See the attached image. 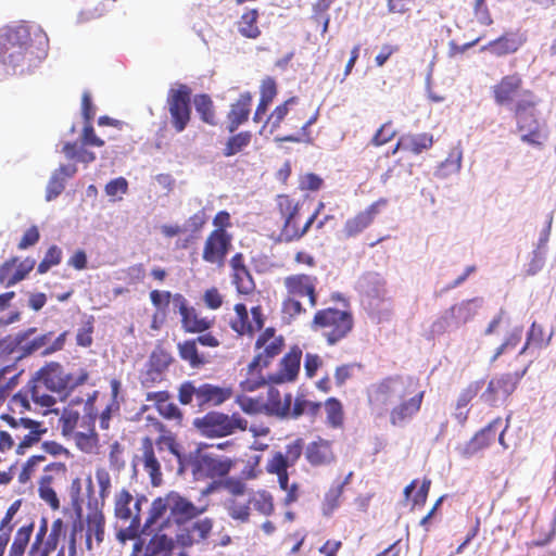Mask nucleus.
Here are the masks:
<instances>
[{
  "label": "nucleus",
  "mask_w": 556,
  "mask_h": 556,
  "mask_svg": "<svg viewBox=\"0 0 556 556\" xmlns=\"http://www.w3.org/2000/svg\"><path fill=\"white\" fill-rule=\"evenodd\" d=\"M174 547V541L172 538L162 533L161 531L153 534L144 549V556H157L164 554L165 556Z\"/></svg>",
  "instance_id": "09e8293b"
},
{
  "label": "nucleus",
  "mask_w": 556,
  "mask_h": 556,
  "mask_svg": "<svg viewBox=\"0 0 556 556\" xmlns=\"http://www.w3.org/2000/svg\"><path fill=\"white\" fill-rule=\"evenodd\" d=\"M402 144H405V151L418 155L432 147L433 136L429 132L406 134L403 135Z\"/></svg>",
  "instance_id": "de8ad7c7"
},
{
  "label": "nucleus",
  "mask_w": 556,
  "mask_h": 556,
  "mask_svg": "<svg viewBox=\"0 0 556 556\" xmlns=\"http://www.w3.org/2000/svg\"><path fill=\"white\" fill-rule=\"evenodd\" d=\"M309 328L323 337L329 346H333L353 331L354 316L350 309L320 308L315 312Z\"/></svg>",
  "instance_id": "0eeeda50"
},
{
  "label": "nucleus",
  "mask_w": 556,
  "mask_h": 556,
  "mask_svg": "<svg viewBox=\"0 0 556 556\" xmlns=\"http://www.w3.org/2000/svg\"><path fill=\"white\" fill-rule=\"evenodd\" d=\"M178 353L182 361L187 362L192 368H200L207 363V358L204 354H201L198 350L195 341L193 339L185 340L178 343Z\"/></svg>",
  "instance_id": "37998d69"
},
{
  "label": "nucleus",
  "mask_w": 556,
  "mask_h": 556,
  "mask_svg": "<svg viewBox=\"0 0 556 556\" xmlns=\"http://www.w3.org/2000/svg\"><path fill=\"white\" fill-rule=\"evenodd\" d=\"M222 486L229 493L230 496L241 497L247 491V484L239 478H224Z\"/></svg>",
  "instance_id": "338daca9"
},
{
  "label": "nucleus",
  "mask_w": 556,
  "mask_h": 556,
  "mask_svg": "<svg viewBox=\"0 0 556 556\" xmlns=\"http://www.w3.org/2000/svg\"><path fill=\"white\" fill-rule=\"evenodd\" d=\"M33 402L26 386L15 393L9 401V408L13 413L24 414L33 409Z\"/></svg>",
  "instance_id": "4d7b16f0"
},
{
  "label": "nucleus",
  "mask_w": 556,
  "mask_h": 556,
  "mask_svg": "<svg viewBox=\"0 0 556 556\" xmlns=\"http://www.w3.org/2000/svg\"><path fill=\"white\" fill-rule=\"evenodd\" d=\"M299 104V98L298 97H290L282 103L278 104L267 116L263 128L268 127L270 134H273L275 130L280 128L282 122H287L288 115L290 114V111L293 109V106Z\"/></svg>",
  "instance_id": "58836bf2"
},
{
  "label": "nucleus",
  "mask_w": 556,
  "mask_h": 556,
  "mask_svg": "<svg viewBox=\"0 0 556 556\" xmlns=\"http://www.w3.org/2000/svg\"><path fill=\"white\" fill-rule=\"evenodd\" d=\"M26 389L30 395L33 404L36 407L49 409L56 403L51 392L43 387L42 382L36 380L34 375L28 380Z\"/></svg>",
  "instance_id": "ea45409f"
},
{
  "label": "nucleus",
  "mask_w": 556,
  "mask_h": 556,
  "mask_svg": "<svg viewBox=\"0 0 556 556\" xmlns=\"http://www.w3.org/2000/svg\"><path fill=\"white\" fill-rule=\"evenodd\" d=\"M525 117L528 118L527 128L525 131H520V140L530 146L542 148L548 137L547 132L541 129L539 121L533 113H526Z\"/></svg>",
  "instance_id": "a19ab883"
},
{
  "label": "nucleus",
  "mask_w": 556,
  "mask_h": 556,
  "mask_svg": "<svg viewBox=\"0 0 556 556\" xmlns=\"http://www.w3.org/2000/svg\"><path fill=\"white\" fill-rule=\"evenodd\" d=\"M417 380L400 375L382 378L367 389V402L371 414L389 416L393 427H404L420 412L425 391H416Z\"/></svg>",
  "instance_id": "f257e3e1"
},
{
  "label": "nucleus",
  "mask_w": 556,
  "mask_h": 556,
  "mask_svg": "<svg viewBox=\"0 0 556 556\" xmlns=\"http://www.w3.org/2000/svg\"><path fill=\"white\" fill-rule=\"evenodd\" d=\"M305 458L313 467L332 464L336 460L332 442L323 438L309 442L305 448Z\"/></svg>",
  "instance_id": "7c9ffc66"
},
{
  "label": "nucleus",
  "mask_w": 556,
  "mask_h": 556,
  "mask_svg": "<svg viewBox=\"0 0 556 556\" xmlns=\"http://www.w3.org/2000/svg\"><path fill=\"white\" fill-rule=\"evenodd\" d=\"M168 494L164 497L155 498L150 507L149 517L147 518L142 532L149 534L155 529L162 530V528L168 523L166 513H169Z\"/></svg>",
  "instance_id": "72a5a7b5"
},
{
  "label": "nucleus",
  "mask_w": 556,
  "mask_h": 556,
  "mask_svg": "<svg viewBox=\"0 0 556 556\" xmlns=\"http://www.w3.org/2000/svg\"><path fill=\"white\" fill-rule=\"evenodd\" d=\"M254 508L263 516H270L275 511L273 495L267 491H260L253 500Z\"/></svg>",
  "instance_id": "e2e57ef3"
},
{
  "label": "nucleus",
  "mask_w": 556,
  "mask_h": 556,
  "mask_svg": "<svg viewBox=\"0 0 556 556\" xmlns=\"http://www.w3.org/2000/svg\"><path fill=\"white\" fill-rule=\"evenodd\" d=\"M263 364H256L253 366V359L247 367L245 378L240 382V387L243 391L252 392L261 387L265 386L268 381L263 375V368H266Z\"/></svg>",
  "instance_id": "c03bdc74"
},
{
  "label": "nucleus",
  "mask_w": 556,
  "mask_h": 556,
  "mask_svg": "<svg viewBox=\"0 0 556 556\" xmlns=\"http://www.w3.org/2000/svg\"><path fill=\"white\" fill-rule=\"evenodd\" d=\"M62 255L61 248L55 244L51 245L47 250L42 261L38 264L37 271L39 274H46L52 266H56L61 263Z\"/></svg>",
  "instance_id": "bf43d9fd"
},
{
  "label": "nucleus",
  "mask_w": 556,
  "mask_h": 556,
  "mask_svg": "<svg viewBox=\"0 0 556 556\" xmlns=\"http://www.w3.org/2000/svg\"><path fill=\"white\" fill-rule=\"evenodd\" d=\"M283 348L285 338L278 334L274 327L264 329L255 340L253 366L256 364L269 366L273 359L282 352Z\"/></svg>",
  "instance_id": "a211bd4d"
},
{
  "label": "nucleus",
  "mask_w": 556,
  "mask_h": 556,
  "mask_svg": "<svg viewBox=\"0 0 556 556\" xmlns=\"http://www.w3.org/2000/svg\"><path fill=\"white\" fill-rule=\"evenodd\" d=\"M521 74L515 72L504 75L491 87V96L498 106L513 105L511 111L516 118L518 131L527 128L525 114L535 110L539 101L534 92L526 89Z\"/></svg>",
  "instance_id": "7ed1b4c3"
},
{
  "label": "nucleus",
  "mask_w": 556,
  "mask_h": 556,
  "mask_svg": "<svg viewBox=\"0 0 556 556\" xmlns=\"http://www.w3.org/2000/svg\"><path fill=\"white\" fill-rule=\"evenodd\" d=\"M65 181L64 177H59V175L51 176L47 189H46V200L52 201L56 199L64 190Z\"/></svg>",
  "instance_id": "774afa93"
},
{
  "label": "nucleus",
  "mask_w": 556,
  "mask_h": 556,
  "mask_svg": "<svg viewBox=\"0 0 556 556\" xmlns=\"http://www.w3.org/2000/svg\"><path fill=\"white\" fill-rule=\"evenodd\" d=\"M551 337H552L551 334H548V336L545 334V330H544L543 326L536 324L535 321L532 323V325L528 331L526 343L522 346V349L520 350L519 354L526 353V351L530 346H534L538 349L547 346L549 344Z\"/></svg>",
  "instance_id": "3c124183"
},
{
  "label": "nucleus",
  "mask_w": 556,
  "mask_h": 556,
  "mask_svg": "<svg viewBox=\"0 0 556 556\" xmlns=\"http://www.w3.org/2000/svg\"><path fill=\"white\" fill-rule=\"evenodd\" d=\"M8 371L9 367L0 370V406L3 405L12 390L18 384L20 374H15L9 378L7 377Z\"/></svg>",
  "instance_id": "680f3d73"
},
{
  "label": "nucleus",
  "mask_w": 556,
  "mask_h": 556,
  "mask_svg": "<svg viewBox=\"0 0 556 556\" xmlns=\"http://www.w3.org/2000/svg\"><path fill=\"white\" fill-rule=\"evenodd\" d=\"M34 531V523L30 522L26 526L21 527L13 539V542L9 549V556H25V551L29 544L30 536ZM48 525L47 520L42 519V522L35 535L33 543L27 552L26 556H50L54 551L53 542H50L49 536L47 538ZM55 556H64L63 549L59 551Z\"/></svg>",
  "instance_id": "9b49d317"
},
{
  "label": "nucleus",
  "mask_w": 556,
  "mask_h": 556,
  "mask_svg": "<svg viewBox=\"0 0 556 556\" xmlns=\"http://www.w3.org/2000/svg\"><path fill=\"white\" fill-rule=\"evenodd\" d=\"M300 202L288 194H278L275 199V210L282 222L278 241L290 243L302 239L312 227V218L300 225Z\"/></svg>",
  "instance_id": "1a4fd4ad"
},
{
  "label": "nucleus",
  "mask_w": 556,
  "mask_h": 556,
  "mask_svg": "<svg viewBox=\"0 0 556 556\" xmlns=\"http://www.w3.org/2000/svg\"><path fill=\"white\" fill-rule=\"evenodd\" d=\"M49 39L39 27L18 24L0 36V61L20 74L36 67L46 56Z\"/></svg>",
  "instance_id": "f03ea898"
},
{
  "label": "nucleus",
  "mask_w": 556,
  "mask_h": 556,
  "mask_svg": "<svg viewBox=\"0 0 556 556\" xmlns=\"http://www.w3.org/2000/svg\"><path fill=\"white\" fill-rule=\"evenodd\" d=\"M265 403V414L278 417H286L290 413V407L292 403V395L286 394L285 397L280 394V392L270 388L267 392V399L264 401Z\"/></svg>",
  "instance_id": "e433bc0d"
},
{
  "label": "nucleus",
  "mask_w": 556,
  "mask_h": 556,
  "mask_svg": "<svg viewBox=\"0 0 556 556\" xmlns=\"http://www.w3.org/2000/svg\"><path fill=\"white\" fill-rule=\"evenodd\" d=\"M2 419L12 428L14 440L17 441V454H24L28 447L38 443L41 435L47 431L42 428L41 422L29 418L15 419L14 417L5 414L2 415Z\"/></svg>",
  "instance_id": "dca6fc26"
},
{
  "label": "nucleus",
  "mask_w": 556,
  "mask_h": 556,
  "mask_svg": "<svg viewBox=\"0 0 556 556\" xmlns=\"http://www.w3.org/2000/svg\"><path fill=\"white\" fill-rule=\"evenodd\" d=\"M260 12L257 9H247L236 22L238 33L247 39H256L262 30L258 26Z\"/></svg>",
  "instance_id": "4c0bfd02"
},
{
  "label": "nucleus",
  "mask_w": 556,
  "mask_h": 556,
  "mask_svg": "<svg viewBox=\"0 0 556 556\" xmlns=\"http://www.w3.org/2000/svg\"><path fill=\"white\" fill-rule=\"evenodd\" d=\"M302 359V350L298 345L290 348L288 353L283 355L278 365V370L268 376L270 383H289L296 380Z\"/></svg>",
  "instance_id": "393cba45"
},
{
  "label": "nucleus",
  "mask_w": 556,
  "mask_h": 556,
  "mask_svg": "<svg viewBox=\"0 0 556 556\" xmlns=\"http://www.w3.org/2000/svg\"><path fill=\"white\" fill-rule=\"evenodd\" d=\"M35 332L36 328H29L16 337L21 356H29L39 350H42L41 354L43 356L59 352L63 350L68 334L67 331H63L54 340H52L53 332L49 331L31 340H27V338Z\"/></svg>",
  "instance_id": "4468645a"
},
{
  "label": "nucleus",
  "mask_w": 556,
  "mask_h": 556,
  "mask_svg": "<svg viewBox=\"0 0 556 556\" xmlns=\"http://www.w3.org/2000/svg\"><path fill=\"white\" fill-rule=\"evenodd\" d=\"M237 403L247 414L254 415L265 413V403L261 397L240 396Z\"/></svg>",
  "instance_id": "69168bd1"
},
{
  "label": "nucleus",
  "mask_w": 556,
  "mask_h": 556,
  "mask_svg": "<svg viewBox=\"0 0 556 556\" xmlns=\"http://www.w3.org/2000/svg\"><path fill=\"white\" fill-rule=\"evenodd\" d=\"M346 481L332 485L325 494L323 501V513L325 516H330L340 506V498L343 494V488Z\"/></svg>",
  "instance_id": "864d4df0"
},
{
  "label": "nucleus",
  "mask_w": 556,
  "mask_h": 556,
  "mask_svg": "<svg viewBox=\"0 0 556 556\" xmlns=\"http://www.w3.org/2000/svg\"><path fill=\"white\" fill-rule=\"evenodd\" d=\"M235 316L229 320V327L238 336L252 337L255 332L261 331L265 324V315L261 305L253 306L251 318L249 312L243 303H237L233 306Z\"/></svg>",
  "instance_id": "f3484780"
},
{
  "label": "nucleus",
  "mask_w": 556,
  "mask_h": 556,
  "mask_svg": "<svg viewBox=\"0 0 556 556\" xmlns=\"http://www.w3.org/2000/svg\"><path fill=\"white\" fill-rule=\"evenodd\" d=\"M194 428L208 439L225 438L248 429V420L239 413L231 415L212 410L193 420Z\"/></svg>",
  "instance_id": "9d476101"
},
{
  "label": "nucleus",
  "mask_w": 556,
  "mask_h": 556,
  "mask_svg": "<svg viewBox=\"0 0 556 556\" xmlns=\"http://www.w3.org/2000/svg\"><path fill=\"white\" fill-rule=\"evenodd\" d=\"M174 300L178 303V312L181 317V328L185 332L202 333L213 327L215 318L202 316V314L195 307L188 304L182 294L176 293L174 295Z\"/></svg>",
  "instance_id": "aec40b11"
},
{
  "label": "nucleus",
  "mask_w": 556,
  "mask_h": 556,
  "mask_svg": "<svg viewBox=\"0 0 556 556\" xmlns=\"http://www.w3.org/2000/svg\"><path fill=\"white\" fill-rule=\"evenodd\" d=\"M526 42L527 36L520 29L508 30L484 45L481 51H489L492 55L501 58L516 53Z\"/></svg>",
  "instance_id": "a878e982"
},
{
  "label": "nucleus",
  "mask_w": 556,
  "mask_h": 556,
  "mask_svg": "<svg viewBox=\"0 0 556 556\" xmlns=\"http://www.w3.org/2000/svg\"><path fill=\"white\" fill-rule=\"evenodd\" d=\"M105 518L101 510L93 509L86 516V548L93 549V539L97 546L104 540Z\"/></svg>",
  "instance_id": "473e14b6"
},
{
  "label": "nucleus",
  "mask_w": 556,
  "mask_h": 556,
  "mask_svg": "<svg viewBox=\"0 0 556 556\" xmlns=\"http://www.w3.org/2000/svg\"><path fill=\"white\" fill-rule=\"evenodd\" d=\"M34 376L42 382L43 387L51 393H64L84 384L89 374L81 369L77 377L65 372L63 366L58 362H49L39 368Z\"/></svg>",
  "instance_id": "f8f14e48"
},
{
  "label": "nucleus",
  "mask_w": 556,
  "mask_h": 556,
  "mask_svg": "<svg viewBox=\"0 0 556 556\" xmlns=\"http://www.w3.org/2000/svg\"><path fill=\"white\" fill-rule=\"evenodd\" d=\"M185 466L190 468L191 475L197 481L223 480L236 466V459L224 455L203 452L201 448L190 453L185 459Z\"/></svg>",
  "instance_id": "6e6552de"
},
{
  "label": "nucleus",
  "mask_w": 556,
  "mask_h": 556,
  "mask_svg": "<svg viewBox=\"0 0 556 556\" xmlns=\"http://www.w3.org/2000/svg\"><path fill=\"white\" fill-rule=\"evenodd\" d=\"M502 422L500 417L492 420L488 426L479 430L463 446L457 447L459 454L465 458H470L480 451L489 447L496 438V426Z\"/></svg>",
  "instance_id": "bb28decb"
},
{
  "label": "nucleus",
  "mask_w": 556,
  "mask_h": 556,
  "mask_svg": "<svg viewBox=\"0 0 556 556\" xmlns=\"http://www.w3.org/2000/svg\"><path fill=\"white\" fill-rule=\"evenodd\" d=\"M519 377L516 374H505L496 379H492V386H495L501 393V399H508L517 388Z\"/></svg>",
  "instance_id": "6e6d98bb"
},
{
  "label": "nucleus",
  "mask_w": 556,
  "mask_h": 556,
  "mask_svg": "<svg viewBox=\"0 0 556 556\" xmlns=\"http://www.w3.org/2000/svg\"><path fill=\"white\" fill-rule=\"evenodd\" d=\"M67 467L64 463L54 462L47 465L43 469V473L39 480V496L45 501L52 509L60 507V501L54 491L53 485L59 484L66 479Z\"/></svg>",
  "instance_id": "6ab92c4d"
},
{
  "label": "nucleus",
  "mask_w": 556,
  "mask_h": 556,
  "mask_svg": "<svg viewBox=\"0 0 556 556\" xmlns=\"http://www.w3.org/2000/svg\"><path fill=\"white\" fill-rule=\"evenodd\" d=\"M252 102V93L244 91L230 104L229 112L227 113V130L230 134H233L241 125L249 121Z\"/></svg>",
  "instance_id": "c85d7f7f"
},
{
  "label": "nucleus",
  "mask_w": 556,
  "mask_h": 556,
  "mask_svg": "<svg viewBox=\"0 0 556 556\" xmlns=\"http://www.w3.org/2000/svg\"><path fill=\"white\" fill-rule=\"evenodd\" d=\"M81 419L83 416L72 403L64 407L59 419V426L61 428L62 434L70 437L77 432V429L80 430Z\"/></svg>",
  "instance_id": "49530a36"
},
{
  "label": "nucleus",
  "mask_w": 556,
  "mask_h": 556,
  "mask_svg": "<svg viewBox=\"0 0 556 556\" xmlns=\"http://www.w3.org/2000/svg\"><path fill=\"white\" fill-rule=\"evenodd\" d=\"M388 200L380 198L369 204L365 210L348 218L342 227V236L345 239L355 238L367 229L375 220L381 208L387 206Z\"/></svg>",
  "instance_id": "4be33fe9"
},
{
  "label": "nucleus",
  "mask_w": 556,
  "mask_h": 556,
  "mask_svg": "<svg viewBox=\"0 0 556 556\" xmlns=\"http://www.w3.org/2000/svg\"><path fill=\"white\" fill-rule=\"evenodd\" d=\"M168 503L167 520H173L178 525L185 523L204 511V508H198L192 502L176 492L168 493Z\"/></svg>",
  "instance_id": "cd10ccee"
},
{
  "label": "nucleus",
  "mask_w": 556,
  "mask_h": 556,
  "mask_svg": "<svg viewBox=\"0 0 556 556\" xmlns=\"http://www.w3.org/2000/svg\"><path fill=\"white\" fill-rule=\"evenodd\" d=\"M251 503L250 500L229 496L225 500L224 507L231 519L240 523H247L251 518Z\"/></svg>",
  "instance_id": "79ce46f5"
},
{
  "label": "nucleus",
  "mask_w": 556,
  "mask_h": 556,
  "mask_svg": "<svg viewBox=\"0 0 556 556\" xmlns=\"http://www.w3.org/2000/svg\"><path fill=\"white\" fill-rule=\"evenodd\" d=\"M134 502V497L128 490H121L115 496L114 503V511L115 516L124 521H130L129 526L121 530L118 533V538L121 541L125 542L126 540L135 539L138 535L139 529L141 527L140 519V501H136L134 503L135 513L132 511L130 505Z\"/></svg>",
  "instance_id": "2eb2a0df"
},
{
  "label": "nucleus",
  "mask_w": 556,
  "mask_h": 556,
  "mask_svg": "<svg viewBox=\"0 0 556 556\" xmlns=\"http://www.w3.org/2000/svg\"><path fill=\"white\" fill-rule=\"evenodd\" d=\"M483 386V380L471 381L459 392L455 405V417L459 422L464 424L467 420L468 410L463 412V409L481 392Z\"/></svg>",
  "instance_id": "c9c22d12"
},
{
  "label": "nucleus",
  "mask_w": 556,
  "mask_h": 556,
  "mask_svg": "<svg viewBox=\"0 0 556 556\" xmlns=\"http://www.w3.org/2000/svg\"><path fill=\"white\" fill-rule=\"evenodd\" d=\"M252 140V132L244 130L230 136L223 150L224 156H232L245 149Z\"/></svg>",
  "instance_id": "603ef678"
},
{
  "label": "nucleus",
  "mask_w": 556,
  "mask_h": 556,
  "mask_svg": "<svg viewBox=\"0 0 556 556\" xmlns=\"http://www.w3.org/2000/svg\"><path fill=\"white\" fill-rule=\"evenodd\" d=\"M327 424L332 428H341L344 424V409L340 400L329 397L324 403Z\"/></svg>",
  "instance_id": "8fccbe9b"
},
{
  "label": "nucleus",
  "mask_w": 556,
  "mask_h": 556,
  "mask_svg": "<svg viewBox=\"0 0 556 556\" xmlns=\"http://www.w3.org/2000/svg\"><path fill=\"white\" fill-rule=\"evenodd\" d=\"M232 395L229 387H218L211 383H202L198 387V406H218L228 401Z\"/></svg>",
  "instance_id": "f704fd0d"
},
{
  "label": "nucleus",
  "mask_w": 556,
  "mask_h": 556,
  "mask_svg": "<svg viewBox=\"0 0 556 556\" xmlns=\"http://www.w3.org/2000/svg\"><path fill=\"white\" fill-rule=\"evenodd\" d=\"M172 361L173 357L169 352L162 346H156L149 357L148 365L164 372L170 365Z\"/></svg>",
  "instance_id": "052dcab7"
},
{
  "label": "nucleus",
  "mask_w": 556,
  "mask_h": 556,
  "mask_svg": "<svg viewBox=\"0 0 556 556\" xmlns=\"http://www.w3.org/2000/svg\"><path fill=\"white\" fill-rule=\"evenodd\" d=\"M521 338L522 328H514L509 333H507L503 343L496 348L494 355L491 357V362H495L505 352L514 350L520 343Z\"/></svg>",
  "instance_id": "13d9d810"
},
{
  "label": "nucleus",
  "mask_w": 556,
  "mask_h": 556,
  "mask_svg": "<svg viewBox=\"0 0 556 556\" xmlns=\"http://www.w3.org/2000/svg\"><path fill=\"white\" fill-rule=\"evenodd\" d=\"M396 136V130L392 122H387L380 126L370 139V144L375 147L383 146L390 142Z\"/></svg>",
  "instance_id": "0e129e2a"
},
{
  "label": "nucleus",
  "mask_w": 556,
  "mask_h": 556,
  "mask_svg": "<svg viewBox=\"0 0 556 556\" xmlns=\"http://www.w3.org/2000/svg\"><path fill=\"white\" fill-rule=\"evenodd\" d=\"M318 278L308 274H292L283 279L286 296L281 303V313L289 319L305 314L306 309L300 302V299L307 298L311 307L318 304L317 292Z\"/></svg>",
  "instance_id": "423d86ee"
},
{
  "label": "nucleus",
  "mask_w": 556,
  "mask_h": 556,
  "mask_svg": "<svg viewBox=\"0 0 556 556\" xmlns=\"http://www.w3.org/2000/svg\"><path fill=\"white\" fill-rule=\"evenodd\" d=\"M84 412L80 430L73 433L76 445L84 452L93 451L99 442L98 434L94 429L97 412L93 406V400L88 399L84 404Z\"/></svg>",
  "instance_id": "5701e85b"
},
{
  "label": "nucleus",
  "mask_w": 556,
  "mask_h": 556,
  "mask_svg": "<svg viewBox=\"0 0 556 556\" xmlns=\"http://www.w3.org/2000/svg\"><path fill=\"white\" fill-rule=\"evenodd\" d=\"M231 280L240 294L248 295L255 289L253 277L248 267L231 273Z\"/></svg>",
  "instance_id": "5fc2aeb1"
},
{
  "label": "nucleus",
  "mask_w": 556,
  "mask_h": 556,
  "mask_svg": "<svg viewBox=\"0 0 556 556\" xmlns=\"http://www.w3.org/2000/svg\"><path fill=\"white\" fill-rule=\"evenodd\" d=\"M473 302L475 300H466L452 305L433 323L432 330L439 333L444 332L452 325L458 327L472 319L476 315V309L472 306Z\"/></svg>",
  "instance_id": "b1692460"
},
{
  "label": "nucleus",
  "mask_w": 556,
  "mask_h": 556,
  "mask_svg": "<svg viewBox=\"0 0 556 556\" xmlns=\"http://www.w3.org/2000/svg\"><path fill=\"white\" fill-rule=\"evenodd\" d=\"M162 444H165L168 451L175 455L179 462V471L185 468L184 456L179 451V444L176 438L172 434L161 435L154 442L150 437L141 439L140 454L135 456L134 466H141L142 470L148 475L150 482L153 486H160L163 483L162 463Z\"/></svg>",
  "instance_id": "20e7f679"
},
{
  "label": "nucleus",
  "mask_w": 556,
  "mask_h": 556,
  "mask_svg": "<svg viewBox=\"0 0 556 556\" xmlns=\"http://www.w3.org/2000/svg\"><path fill=\"white\" fill-rule=\"evenodd\" d=\"M169 399L170 394L168 391L149 392L146 396L147 401L154 403L156 410L163 418L175 421L176 425L180 426L182 424L184 414Z\"/></svg>",
  "instance_id": "2f4dec72"
},
{
  "label": "nucleus",
  "mask_w": 556,
  "mask_h": 556,
  "mask_svg": "<svg viewBox=\"0 0 556 556\" xmlns=\"http://www.w3.org/2000/svg\"><path fill=\"white\" fill-rule=\"evenodd\" d=\"M213 529V521L204 518L181 528L176 534V542L181 547H190L206 540Z\"/></svg>",
  "instance_id": "c756f323"
},
{
  "label": "nucleus",
  "mask_w": 556,
  "mask_h": 556,
  "mask_svg": "<svg viewBox=\"0 0 556 556\" xmlns=\"http://www.w3.org/2000/svg\"><path fill=\"white\" fill-rule=\"evenodd\" d=\"M193 104L200 119L210 125H217L215 105L212 98L207 93H200L193 98Z\"/></svg>",
  "instance_id": "a18cd8bd"
},
{
  "label": "nucleus",
  "mask_w": 556,
  "mask_h": 556,
  "mask_svg": "<svg viewBox=\"0 0 556 556\" xmlns=\"http://www.w3.org/2000/svg\"><path fill=\"white\" fill-rule=\"evenodd\" d=\"M232 248L231 233L211 231L203 244L202 260L205 263L223 267Z\"/></svg>",
  "instance_id": "412c9836"
},
{
  "label": "nucleus",
  "mask_w": 556,
  "mask_h": 556,
  "mask_svg": "<svg viewBox=\"0 0 556 556\" xmlns=\"http://www.w3.org/2000/svg\"><path fill=\"white\" fill-rule=\"evenodd\" d=\"M302 453L303 440L296 439L286 445L285 452H274L265 466L266 472L276 476L279 488L286 492L283 504L287 506L295 503L300 496V484L298 482L289 483L288 469L298 463Z\"/></svg>",
  "instance_id": "39448f33"
},
{
  "label": "nucleus",
  "mask_w": 556,
  "mask_h": 556,
  "mask_svg": "<svg viewBox=\"0 0 556 556\" xmlns=\"http://www.w3.org/2000/svg\"><path fill=\"white\" fill-rule=\"evenodd\" d=\"M191 96L192 90L186 84H176L166 96V105L169 121L176 132H182L191 121Z\"/></svg>",
  "instance_id": "ddd939ff"
}]
</instances>
